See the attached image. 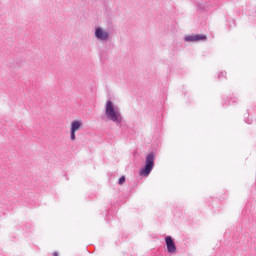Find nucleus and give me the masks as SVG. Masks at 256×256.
I'll list each match as a JSON object with an SVG mask.
<instances>
[{"label": "nucleus", "instance_id": "1", "mask_svg": "<svg viewBox=\"0 0 256 256\" xmlns=\"http://www.w3.org/2000/svg\"><path fill=\"white\" fill-rule=\"evenodd\" d=\"M105 115L109 121H113L114 123H119V121H121L119 109L115 107V104L111 100L107 101L106 103Z\"/></svg>", "mask_w": 256, "mask_h": 256}, {"label": "nucleus", "instance_id": "2", "mask_svg": "<svg viewBox=\"0 0 256 256\" xmlns=\"http://www.w3.org/2000/svg\"><path fill=\"white\" fill-rule=\"evenodd\" d=\"M154 165H155V156L153 154H148V156L146 157L145 167H143L140 170V175L142 177H149V173L153 171Z\"/></svg>", "mask_w": 256, "mask_h": 256}, {"label": "nucleus", "instance_id": "3", "mask_svg": "<svg viewBox=\"0 0 256 256\" xmlns=\"http://www.w3.org/2000/svg\"><path fill=\"white\" fill-rule=\"evenodd\" d=\"M188 43H195V41H207V36L203 34L189 35L184 38Z\"/></svg>", "mask_w": 256, "mask_h": 256}, {"label": "nucleus", "instance_id": "4", "mask_svg": "<svg viewBox=\"0 0 256 256\" xmlns=\"http://www.w3.org/2000/svg\"><path fill=\"white\" fill-rule=\"evenodd\" d=\"M166 246L168 249V253H175L177 251V247L175 246V242L171 236L165 238Z\"/></svg>", "mask_w": 256, "mask_h": 256}, {"label": "nucleus", "instance_id": "5", "mask_svg": "<svg viewBox=\"0 0 256 256\" xmlns=\"http://www.w3.org/2000/svg\"><path fill=\"white\" fill-rule=\"evenodd\" d=\"M82 126H83V121L74 120L71 122L70 131H72L73 133H77V131H79V129H81Z\"/></svg>", "mask_w": 256, "mask_h": 256}, {"label": "nucleus", "instance_id": "6", "mask_svg": "<svg viewBox=\"0 0 256 256\" xmlns=\"http://www.w3.org/2000/svg\"><path fill=\"white\" fill-rule=\"evenodd\" d=\"M95 35L98 39H102V40H105L109 37V34L105 31H103L101 28L96 29Z\"/></svg>", "mask_w": 256, "mask_h": 256}, {"label": "nucleus", "instance_id": "7", "mask_svg": "<svg viewBox=\"0 0 256 256\" xmlns=\"http://www.w3.org/2000/svg\"><path fill=\"white\" fill-rule=\"evenodd\" d=\"M123 183H125V176H122V177L119 179V185H123Z\"/></svg>", "mask_w": 256, "mask_h": 256}, {"label": "nucleus", "instance_id": "8", "mask_svg": "<svg viewBox=\"0 0 256 256\" xmlns=\"http://www.w3.org/2000/svg\"><path fill=\"white\" fill-rule=\"evenodd\" d=\"M75 139H76L75 132L71 131V140L75 141Z\"/></svg>", "mask_w": 256, "mask_h": 256}, {"label": "nucleus", "instance_id": "9", "mask_svg": "<svg viewBox=\"0 0 256 256\" xmlns=\"http://www.w3.org/2000/svg\"><path fill=\"white\" fill-rule=\"evenodd\" d=\"M53 256H59V254L57 252H54Z\"/></svg>", "mask_w": 256, "mask_h": 256}]
</instances>
